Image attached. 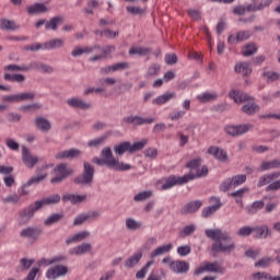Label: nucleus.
<instances>
[{"label": "nucleus", "instance_id": "f257e3e1", "mask_svg": "<svg viewBox=\"0 0 280 280\" xmlns=\"http://www.w3.org/2000/svg\"><path fill=\"white\" fill-rule=\"evenodd\" d=\"M206 235L209 240H213L214 242L211 246L213 257H215L218 253H223V255L235 253L237 244L233 241V237H231L228 231H222V229L206 230Z\"/></svg>", "mask_w": 280, "mask_h": 280}, {"label": "nucleus", "instance_id": "f03ea898", "mask_svg": "<svg viewBox=\"0 0 280 280\" xmlns=\"http://www.w3.org/2000/svg\"><path fill=\"white\" fill-rule=\"evenodd\" d=\"M93 176H95V167L89 162H84L82 174L74 177L73 183L74 185H81V187H91L93 185Z\"/></svg>", "mask_w": 280, "mask_h": 280}, {"label": "nucleus", "instance_id": "7ed1b4c3", "mask_svg": "<svg viewBox=\"0 0 280 280\" xmlns=\"http://www.w3.org/2000/svg\"><path fill=\"white\" fill-rule=\"evenodd\" d=\"M75 171L69 166L67 163L58 164L54 168L55 176L50 179V183L52 185H58L59 183H62V180H67L69 176H73Z\"/></svg>", "mask_w": 280, "mask_h": 280}, {"label": "nucleus", "instance_id": "20e7f679", "mask_svg": "<svg viewBox=\"0 0 280 280\" xmlns=\"http://www.w3.org/2000/svg\"><path fill=\"white\" fill-rule=\"evenodd\" d=\"M245 183H246V174L234 175L232 177L224 179L220 184L219 189L220 191L226 192V191H230V189H235L240 187V185H244Z\"/></svg>", "mask_w": 280, "mask_h": 280}, {"label": "nucleus", "instance_id": "39448f33", "mask_svg": "<svg viewBox=\"0 0 280 280\" xmlns=\"http://www.w3.org/2000/svg\"><path fill=\"white\" fill-rule=\"evenodd\" d=\"M196 176H194V173L186 174L182 177H176L175 175H171L166 178L165 183L162 185V189H172V187H175V185H185L186 183H189V180H194Z\"/></svg>", "mask_w": 280, "mask_h": 280}, {"label": "nucleus", "instance_id": "423d86ee", "mask_svg": "<svg viewBox=\"0 0 280 280\" xmlns=\"http://www.w3.org/2000/svg\"><path fill=\"white\" fill-rule=\"evenodd\" d=\"M40 203L37 200L34 203H31L30 206L24 208L22 211H20L19 218L21 224H27V222H30V220L34 218V213H36V211H40Z\"/></svg>", "mask_w": 280, "mask_h": 280}, {"label": "nucleus", "instance_id": "0eeeda50", "mask_svg": "<svg viewBox=\"0 0 280 280\" xmlns=\"http://www.w3.org/2000/svg\"><path fill=\"white\" fill-rule=\"evenodd\" d=\"M254 126L252 124L245 125H237L233 126L230 125L225 127V132L230 135V137H242V135H246L249 130H253Z\"/></svg>", "mask_w": 280, "mask_h": 280}, {"label": "nucleus", "instance_id": "6e6552de", "mask_svg": "<svg viewBox=\"0 0 280 280\" xmlns=\"http://www.w3.org/2000/svg\"><path fill=\"white\" fill-rule=\"evenodd\" d=\"M122 121L125 124H130L131 126H145V125L154 124L156 119L152 117L143 118L141 116H127L122 118Z\"/></svg>", "mask_w": 280, "mask_h": 280}, {"label": "nucleus", "instance_id": "1a4fd4ad", "mask_svg": "<svg viewBox=\"0 0 280 280\" xmlns=\"http://www.w3.org/2000/svg\"><path fill=\"white\" fill-rule=\"evenodd\" d=\"M168 268L177 275H187L189 272V262L185 260H172L168 264Z\"/></svg>", "mask_w": 280, "mask_h": 280}, {"label": "nucleus", "instance_id": "9d476101", "mask_svg": "<svg viewBox=\"0 0 280 280\" xmlns=\"http://www.w3.org/2000/svg\"><path fill=\"white\" fill-rule=\"evenodd\" d=\"M67 272H69V268H67V266L57 265L47 270L46 277L47 279L56 280L58 277H65Z\"/></svg>", "mask_w": 280, "mask_h": 280}, {"label": "nucleus", "instance_id": "9b49d317", "mask_svg": "<svg viewBox=\"0 0 280 280\" xmlns=\"http://www.w3.org/2000/svg\"><path fill=\"white\" fill-rule=\"evenodd\" d=\"M209 202H215V205L203 208L201 211L202 218H211L222 207V201L218 197H211Z\"/></svg>", "mask_w": 280, "mask_h": 280}, {"label": "nucleus", "instance_id": "f8f14e48", "mask_svg": "<svg viewBox=\"0 0 280 280\" xmlns=\"http://www.w3.org/2000/svg\"><path fill=\"white\" fill-rule=\"evenodd\" d=\"M22 161L30 170L35 167L36 163H38V159L32 155V152H30V149L25 145L22 147Z\"/></svg>", "mask_w": 280, "mask_h": 280}, {"label": "nucleus", "instance_id": "ddd939ff", "mask_svg": "<svg viewBox=\"0 0 280 280\" xmlns=\"http://www.w3.org/2000/svg\"><path fill=\"white\" fill-rule=\"evenodd\" d=\"M255 240H266L272 235V230L268 228V225H257L253 228V232Z\"/></svg>", "mask_w": 280, "mask_h": 280}, {"label": "nucleus", "instance_id": "4468645a", "mask_svg": "<svg viewBox=\"0 0 280 280\" xmlns=\"http://www.w3.org/2000/svg\"><path fill=\"white\" fill-rule=\"evenodd\" d=\"M43 229L36 226H28L20 232L21 237H26L27 240H37L40 237Z\"/></svg>", "mask_w": 280, "mask_h": 280}, {"label": "nucleus", "instance_id": "2eb2a0df", "mask_svg": "<svg viewBox=\"0 0 280 280\" xmlns=\"http://www.w3.org/2000/svg\"><path fill=\"white\" fill-rule=\"evenodd\" d=\"M80 154H82V151L80 149H69V150L59 151L55 155V159L59 161H65L66 159L72 160V159H78Z\"/></svg>", "mask_w": 280, "mask_h": 280}, {"label": "nucleus", "instance_id": "dca6fc26", "mask_svg": "<svg viewBox=\"0 0 280 280\" xmlns=\"http://www.w3.org/2000/svg\"><path fill=\"white\" fill-rule=\"evenodd\" d=\"M208 154H211L221 163H226V161H229V154L224 149H220L219 147H210L208 149Z\"/></svg>", "mask_w": 280, "mask_h": 280}, {"label": "nucleus", "instance_id": "f3484780", "mask_svg": "<svg viewBox=\"0 0 280 280\" xmlns=\"http://www.w3.org/2000/svg\"><path fill=\"white\" fill-rule=\"evenodd\" d=\"M229 96L234 100L235 104H243V102H253V98L250 95L242 92L233 90L229 93Z\"/></svg>", "mask_w": 280, "mask_h": 280}, {"label": "nucleus", "instance_id": "a211bd4d", "mask_svg": "<svg viewBox=\"0 0 280 280\" xmlns=\"http://www.w3.org/2000/svg\"><path fill=\"white\" fill-rule=\"evenodd\" d=\"M26 12L27 14H30V16H34L36 14H46V12H49V9L47 8V5H45V3L36 2L27 7Z\"/></svg>", "mask_w": 280, "mask_h": 280}, {"label": "nucleus", "instance_id": "6ab92c4d", "mask_svg": "<svg viewBox=\"0 0 280 280\" xmlns=\"http://www.w3.org/2000/svg\"><path fill=\"white\" fill-rule=\"evenodd\" d=\"M67 104L70 108H80L81 110H89V108H91V103H86L84 100L79 97L67 100Z\"/></svg>", "mask_w": 280, "mask_h": 280}, {"label": "nucleus", "instance_id": "aec40b11", "mask_svg": "<svg viewBox=\"0 0 280 280\" xmlns=\"http://www.w3.org/2000/svg\"><path fill=\"white\" fill-rule=\"evenodd\" d=\"M200 207H202V201L200 200L190 201L182 208L180 214L189 215V213H196V211H198Z\"/></svg>", "mask_w": 280, "mask_h": 280}, {"label": "nucleus", "instance_id": "412c9836", "mask_svg": "<svg viewBox=\"0 0 280 280\" xmlns=\"http://www.w3.org/2000/svg\"><path fill=\"white\" fill-rule=\"evenodd\" d=\"M86 237H91V232L89 231L78 232L73 236H69L68 238H66V244L67 246H69V244H78V242H82L86 240Z\"/></svg>", "mask_w": 280, "mask_h": 280}, {"label": "nucleus", "instance_id": "4be33fe9", "mask_svg": "<svg viewBox=\"0 0 280 280\" xmlns=\"http://www.w3.org/2000/svg\"><path fill=\"white\" fill-rule=\"evenodd\" d=\"M91 248H93L91 243H82L81 245L70 248L69 254L80 256V255H84L86 253H91Z\"/></svg>", "mask_w": 280, "mask_h": 280}, {"label": "nucleus", "instance_id": "5701e85b", "mask_svg": "<svg viewBox=\"0 0 280 280\" xmlns=\"http://www.w3.org/2000/svg\"><path fill=\"white\" fill-rule=\"evenodd\" d=\"M20 27L21 26L12 20L5 18L0 19V28L4 30V32H16Z\"/></svg>", "mask_w": 280, "mask_h": 280}, {"label": "nucleus", "instance_id": "b1692460", "mask_svg": "<svg viewBox=\"0 0 280 280\" xmlns=\"http://www.w3.org/2000/svg\"><path fill=\"white\" fill-rule=\"evenodd\" d=\"M95 49H101L100 45H94L92 47H83V48L75 46L71 51V56L73 58H79V56H82L83 54H93Z\"/></svg>", "mask_w": 280, "mask_h": 280}, {"label": "nucleus", "instance_id": "393cba45", "mask_svg": "<svg viewBox=\"0 0 280 280\" xmlns=\"http://www.w3.org/2000/svg\"><path fill=\"white\" fill-rule=\"evenodd\" d=\"M35 126L37 130L42 132H49L51 130V122L47 118L36 117Z\"/></svg>", "mask_w": 280, "mask_h": 280}, {"label": "nucleus", "instance_id": "a878e982", "mask_svg": "<svg viewBox=\"0 0 280 280\" xmlns=\"http://www.w3.org/2000/svg\"><path fill=\"white\" fill-rule=\"evenodd\" d=\"M86 200V195L68 194L62 196L63 202H71V205H80Z\"/></svg>", "mask_w": 280, "mask_h": 280}, {"label": "nucleus", "instance_id": "bb28decb", "mask_svg": "<svg viewBox=\"0 0 280 280\" xmlns=\"http://www.w3.org/2000/svg\"><path fill=\"white\" fill-rule=\"evenodd\" d=\"M176 98V92H167L165 94H162L158 96L155 100L152 101V104H155L156 106H163V104H167L170 100Z\"/></svg>", "mask_w": 280, "mask_h": 280}, {"label": "nucleus", "instance_id": "cd10ccee", "mask_svg": "<svg viewBox=\"0 0 280 280\" xmlns=\"http://www.w3.org/2000/svg\"><path fill=\"white\" fill-rule=\"evenodd\" d=\"M108 167L109 170H115L116 172H128V170H132V165L119 162L117 160L108 162Z\"/></svg>", "mask_w": 280, "mask_h": 280}, {"label": "nucleus", "instance_id": "c85d7f7f", "mask_svg": "<svg viewBox=\"0 0 280 280\" xmlns=\"http://www.w3.org/2000/svg\"><path fill=\"white\" fill-rule=\"evenodd\" d=\"M61 47H65V40L60 38H54L44 43V49H46V51H51V49H60Z\"/></svg>", "mask_w": 280, "mask_h": 280}, {"label": "nucleus", "instance_id": "c756f323", "mask_svg": "<svg viewBox=\"0 0 280 280\" xmlns=\"http://www.w3.org/2000/svg\"><path fill=\"white\" fill-rule=\"evenodd\" d=\"M61 197L58 194L55 195H50L46 198H43L40 200H37V202L40 205L42 209L43 207H47L49 205H58V202H60Z\"/></svg>", "mask_w": 280, "mask_h": 280}, {"label": "nucleus", "instance_id": "7c9ffc66", "mask_svg": "<svg viewBox=\"0 0 280 280\" xmlns=\"http://www.w3.org/2000/svg\"><path fill=\"white\" fill-rule=\"evenodd\" d=\"M142 257L143 252L138 250L125 261L126 268H135V266L141 261Z\"/></svg>", "mask_w": 280, "mask_h": 280}, {"label": "nucleus", "instance_id": "2f4dec72", "mask_svg": "<svg viewBox=\"0 0 280 280\" xmlns=\"http://www.w3.org/2000/svg\"><path fill=\"white\" fill-rule=\"evenodd\" d=\"M60 23H65V18L62 15L54 16L49 22H46L45 30H52V32H56Z\"/></svg>", "mask_w": 280, "mask_h": 280}, {"label": "nucleus", "instance_id": "473e14b6", "mask_svg": "<svg viewBox=\"0 0 280 280\" xmlns=\"http://www.w3.org/2000/svg\"><path fill=\"white\" fill-rule=\"evenodd\" d=\"M236 73H242V75H250L253 73V69L250 68V63L243 61L235 65Z\"/></svg>", "mask_w": 280, "mask_h": 280}, {"label": "nucleus", "instance_id": "72a5a7b5", "mask_svg": "<svg viewBox=\"0 0 280 280\" xmlns=\"http://www.w3.org/2000/svg\"><path fill=\"white\" fill-rule=\"evenodd\" d=\"M173 245L172 243L162 245L158 248H155L153 252H151L150 257L151 259H154V257H161V255H166V253H170L172 250Z\"/></svg>", "mask_w": 280, "mask_h": 280}, {"label": "nucleus", "instance_id": "f704fd0d", "mask_svg": "<svg viewBox=\"0 0 280 280\" xmlns=\"http://www.w3.org/2000/svg\"><path fill=\"white\" fill-rule=\"evenodd\" d=\"M247 191H248V188H241L238 190L230 192L229 196H230V198H234L236 205H241V207H242L244 205V201L242 200V198H244V196H246Z\"/></svg>", "mask_w": 280, "mask_h": 280}, {"label": "nucleus", "instance_id": "c9c22d12", "mask_svg": "<svg viewBox=\"0 0 280 280\" xmlns=\"http://www.w3.org/2000/svg\"><path fill=\"white\" fill-rule=\"evenodd\" d=\"M203 266L206 272H215L217 275H224V267L218 265V262H206Z\"/></svg>", "mask_w": 280, "mask_h": 280}, {"label": "nucleus", "instance_id": "e433bc0d", "mask_svg": "<svg viewBox=\"0 0 280 280\" xmlns=\"http://www.w3.org/2000/svg\"><path fill=\"white\" fill-rule=\"evenodd\" d=\"M148 54H152V48L138 46L129 49L130 56H148Z\"/></svg>", "mask_w": 280, "mask_h": 280}, {"label": "nucleus", "instance_id": "4c0bfd02", "mask_svg": "<svg viewBox=\"0 0 280 280\" xmlns=\"http://www.w3.org/2000/svg\"><path fill=\"white\" fill-rule=\"evenodd\" d=\"M260 107L256 103H247L243 105L242 113H245V115H255L256 113H259Z\"/></svg>", "mask_w": 280, "mask_h": 280}, {"label": "nucleus", "instance_id": "58836bf2", "mask_svg": "<svg viewBox=\"0 0 280 280\" xmlns=\"http://www.w3.org/2000/svg\"><path fill=\"white\" fill-rule=\"evenodd\" d=\"M264 207H266V203L264 202V200H258V201H254L250 206H248L246 210H247V213H249L250 215H255V213L257 211H261Z\"/></svg>", "mask_w": 280, "mask_h": 280}, {"label": "nucleus", "instance_id": "ea45409f", "mask_svg": "<svg viewBox=\"0 0 280 280\" xmlns=\"http://www.w3.org/2000/svg\"><path fill=\"white\" fill-rule=\"evenodd\" d=\"M114 152L118 154V156H122L125 152H129L130 154V141H125L114 147Z\"/></svg>", "mask_w": 280, "mask_h": 280}, {"label": "nucleus", "instance_id": "a19ab883", "mask_svg": "<svg viewBox=\"0 0 280 280\" xmlns=\"http://www.w3.org/2000/svg\"><path fill=\"white\" fill-rule=\"evenodd\" d=\"M65 218V214L62 213H54L50 214L45 221L44 224L45 226H51L52 224H58Z\"/></svg>", "mask_w": 280, "mask_h": 280}, {"label": "nucleus", "instance_id": "79ce46f5", "mask_svg": "<svg viewBox=\"0 0 280 280\" xmlns=\"http://www.w3.org/2000/svg\"><path fill=\"white\" fill-rule=\"evenodd\" d=\"M280 167V161L279 160H273L269 162H261L260 164V170L261 172H266L268 170H279Z\"/></svg>", "mask_w": 280, "mask_h": 280}, {"label": "nucleus", "instance_id": "37998d69", "mask_svg": "<svg viewBox=\"0 0 280 280\" xmlns=\"http://www.w3.org/2000/svg\"><path fill=\"white\" fill-rule=\"evenodd\" d=\"M34 259L22 258L20 259V266L16 268V272H24V270H30L34 264Z\"/></svg>", "mask_w": 280, "mask_h": 280}, {"label": "nucleus", "instance_id": "c03bdc74", "mask_svg": "<svg viewBox=\"0 0 280 280\" xmlns=\"http://www.w3.org/2000/svg\"><path fill=\"white\" fill-rule=\"evenodd\" d=\"M161 73V65L160 63H151L147 70L145 78H154Z\"/></svg>", "mask_w": 280, "mask_h": 280}, {"label": "nucleus", "instance_id": "a18cd8bd", "mask_svg": "<svg viewBox=\"0 0 280 280\" xmlns=\"http://www.w3.org/2000/svg\"><path fill=\"white\" fill-rule=\"evenodd\" d=\"M153 196L152 190H143L133 196L135 202H145V200H150V197Z\"/></svg>", "mask_w": 280, "mask_h": 280}, {"label": "nucleus", "instance_id": "49530a36", "mask_svg": "<svg viewBox=\"0 0 280 280\" xmlns=\"http://www.w3.org/2000/svg\"><path fill=\"white\" fill-rule=\"evenodd\" d=\"M275 262V259H272V257H262L261 259H259L257 262H255V268H269V266H272V264Z\"/></svg>", "mask_w": 280, "mask_h": 280}, {"label": "nucleus", "instance_id": "de8ad7c7", "mask_svg": "<svg viewBox=\"0 0 280 280\" xmlns=\"http://www.w3.org/2000/svg\"><path fill=\"white\" fill-rule=\"evenodd\" d=\"M148 145V140L143 139L141 141L135 142L133 144L130 143V154H135V152H139L143 150Z\"/></svg>", "mask_w": 280, "mask_h": 280}, {"label": "nucleus", "instance_id": "09e8293b", "mask_svg": "<svg viewBox=\"0 0 280 280\" xmlns=\"http://www.w3.org/2000/svg\"><path fill=\"white\" fill-rule=\"evenodd\" d=\"M102 156H103V160H105V165H107V167H108V163L117 160L113 156V151L110 150L109 147L104 148L102 150Z\"/></svg>", "mask_w": 280, "mask_h": 280}, {"label": "nucleus", "instance_id": "8fccbe9b", "mask_svg": "<svg viewBox=\"0 0 280 280\" xmlns=\"http://www.w3.org/2000/svg\"><path fill=\"white\" fill-rule=\"evenodd\" d=\"M20 200H21V196L18 195L16 192L2 198V202L4 205H16Z\"/></svg>", "mask_w": 280, "mask_h": 280}, {"label": "nucleus", "instance_id": "3c124183", "mask_svg": "<svg viewBox=\"0 0 280 280\" xmlns=\"http://www.w3.org/2000/svg\"><path fill=\"white\" fill-rule=\"evenodd\" d=\"M18 95V103L20 102H32L36 97V94L32 92H22L16 94Z\"/></svg>", "mask_w": 280, "mask_h": 280}, {"label": "nucleus", "instance_id": "603ef678", "mask_svg": "<svg viewBox=\"0 0 280 280\" xmlns=\"http://www.w3.org/2000/svg\"><path fill=\"white\" fill-rule=\"evenodd\" d=\"M196 233V225L189 224L184 226V229L179 232V237H189V235H194Z\"/></svg>", "mask_w": 280, "mask_h": 280}, {"label": "nucleus", "instance_id": "864d4df0", "mask_svg": "<svg viewBox=\"0 0 280 280\" xmlns=\"http://www.w3.org/2000/svg\"><path fill=\"white\" fill-rule=\"evenodd\" d=\"M236 235L237 237H249V235H253V228L248 225L242 226L236 231Z\"/></svg>", "mask_w": 280, "mask_h": 280}, {"label": "nucleus", "instance_id": "5fc2aeb1", "mask_svg": "<svg viewBox=\"0 0 280 280\" xmlns=\"http://www.w3.org/2000/svg\"><path fill=\"white\" fill-rule=\"evenodd\" d=\"M154 266V260H150L145 266L136 273V279H145V273L150 270V267Z\"/></svg>", "mask_w": 280, "mask_h": 280}, {"label": "nucleus", "instance_id": "6e6d98bb", "mask_svg": "<svg viewBox=\"0 0 280 280\" xmlns=\"http://www.w3.org/2000/svg\"><path fill=\"white\" fill-rule=\"evenodd\" d=\"M262 78H266L267 82H277L280 79V73L276 71H266L262 73Z\"/></svg>", "mask_w": 280, "mask_h": 280}, {"label": "nucleus", "instance_id": "4d7b16f0", "mask_svg": "<svg viewBox=\"0 0 280 280\" xmlns=\"http://www.w3.org/2000/svg\"><path fill=\"white\" fill-rule=\"evenodd\" d=\"M126 226L129 229V231H137L138 229H141L143 224L139 221H136L135 219H127Z\"/></svg>", "mask_w": 280, "mask_h": 280}, {"label": "nucleus", "instance_id": "13d9d810", "mask_svg": "<svg viewBox=\"0 0 280 280\" xmlns=\"http://www.w3.org/2000/svg\"><path fill=\"white\" fill-rule=\"evenodd\" d=\"M45 180V175L38 176H32L26 183L24 187H32V185H39V183H43Z\"/></svg>", "mask_w": 280, "mask_h": 280}, {"label": "nucleus", "instance_id": "bf43d9fd", "mask_svg": "<svg viewBox=\"0 0 280 280\" xmlns=\"http://www.w3.org/2000/svg\"><path fill=\"white\" fill-rule=\"evenodd\" d=\"M65 259H66L65 256H55L50 259L43 258L40 260V264H44L45 266H51V264H58L60 261H65Z\"/></svg>", "mask_w": 280, "mask_h": 280}, {"label": "nucleus", "instance_id": "052dcab7", "mask_svg": "<svg viewBox=\"0 0 280 280\" xmlns=\"http://www.w3.org/2000/svg\"><path fill=\"white\" fill-rule=\"evenodd\" d=\"M126 10L133 16H143V14H145V9H141L139 7H127Z\"/></svg>", "mask_w": 280, "mask_h": 280}, {"label": "nucleus", "instance_id": "680f3d73", "mask_svg": "<svg viewBox=\"0 0 280 280\" xmlns=\"http://www.w3.org/2000/svg\"><path fill=\"white\" fill-rule=\"evenodd\" d=\"M198 100H200V102H202V104H207V102H213V101L218 100V95L211 94V93H203L198 96Z\"/></svg>", "mask_w": 280, "mask_h": 280}, {"label": "nucleus", "instance_id": "e2e57ef3", "mask_svg": "<svg viewBox=\"0 0 280 280\" xmlns=\"http://www.w3.org/2000/svg\"><path fill=\"white\" fill-rule=\"evenodd\" d=\"M40 104L38 103H33L30 105H22L20 107V110H22V113H30V110H40Z\"/></svg>", "mask_w": 280, "mask_h": 280}, {"label": "nucleus", "instance_id": "0e129e2a", "mask_svg": "<svg viewBox=\"0 0 280 280\" xmlns=\"http://www.w3.org/2000/svg\"><path fill=\"white\" fill-rule=\"evenodd\" d=\"M200 163H202V159L196 158L187 162L186 167H188V170H198L200 167Z\"/></svg>", "mask_w": 280, "mask_h": 280}, {"label": "nucleus", "instance_id": "69168bd1", "mask_svg": "<svg viewBox=\"0 0 280 280\" xmlns=\"http://www.w3.org/2000/svg\"><path fill=\"white\" fill-rule=\"evenodd\" d=\"M257 51V46L255 44H248L245 46V50L243 52V56H255V52Z\"/></svg>", "mask_w": 280, "mask_h": 280}, {"label": "nucleus", "instance_id": "338daca9", "mask_svg": "<svg viewBox=\"0 0 280 280\" xmlns=\"http://www.w3.org/2000/svg\"><path fill=\"white\" fill-rule=\"evenodd\" d=\"M253 279L254 280H270L271 276H270V273H268L266 271H258L253 275Z\"/></svg>", "mask_w": 280, "mask_h": 280}, {"label": "nucleus", "instance_id": "774afa93", "mask_svg": "<svg viewBox=\"0 0 280 280\" xmlns=\"http://www.w3.org/2000/svg\"><path fill=\"white\" fill-rule=\"evenodd\" d=\"M280 189V179L270 183L267 187H266V191H279Z\"/></svg>", "mask_w": 280, "mask_h": 280}]
</instances>
